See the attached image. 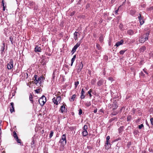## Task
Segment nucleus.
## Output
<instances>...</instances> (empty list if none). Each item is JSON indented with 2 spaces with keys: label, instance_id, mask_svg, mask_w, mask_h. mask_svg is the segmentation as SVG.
I'll return each instance as SVG.
<instances>
[{
  "label": "nucleus",
  "instance_id": "obj_1",
  "mask_svg": "<svg viewBox=\"0 0 153 153\" xmlns=\"http://www.w3.org/2000/svg\"><path fill=\"white\" fill-rule=\"evenodd\" d=\"M59 142L61 143L63 145L66 144V134H64L62 136Z\"/></svg>",
  "mask_w": 153,
  "mask_h": 153
},
{
  "label": "nucleus",
  "instance_id": "obj_2",
  "mask_svg": "<svg viewBox=\"0 0 153 153\" xmlns=\"http://www.w3.org/2000/svg\"><path fill=\"white\" fill-rule=\"evenodd\" d=\"M61 97L60 96H58L56 97H54L53 99V101L54 104L57 105L59 103H60L61 100Z\"/></svg>",
  "mask_w": 153,
  "mask_h": 153
},
{
  "label": "nucleus",
  "instance_id": "obj_3",
  "mask_svg": "<svg viewBox=\"0 0 153 153\" xmlns=\"http://www.w3.org/2000/svg\"><path fill=\"white\" fill-rule=\"evenodd\" d=\"M13 68V60L11 59L9 62L7 63V68L8 69H11Z\"/></svg>",
  "mask_w": 153,
  "mask_h": 153
},
{
  "label": "nucleus",
  "instance_id": "obj_4",
  "mask_svg": "<svg viewBox=\"0 0 153 153\" xmlns=\"http://www.w3.org/2000/svg\"><path fill=\"white\" fill-rule=\"evenodd\" d=\"M80 42H78L74 46L71 52L73 54L76 51V49L80 46Z\"/></svg>",
  "mask_w": 153,
  "mask_h": 153
},
{
  "label": "nucleus",
  "instance_id": "obj_5",
  "mask_svg": "<svg viewBox=\"0 0 153 153\" xmlns=\"http://www.w3.org/2000/svg\"><path fill=\"white\" fill-rule=\"evenodd\" d=\"M43 98H45H45L44 96L43 97H42L40 98L39 100V103L40 105L42 106H43L44 104L46 102V100L44 101L43 100Z\"/></svg>",
  "mask_w": 153,
  "mask_h": 153
},
{
  "label": "nucleus",
  "instance_id": "obj_6",
  "mask_svg": "<svg viewBox=\"0 0 153 153\" xmlns=\"http://www.w3.org/2000/svg\"><path fill=\"white\" fill-rule=\"evenodd\" d=\"M143 18V17H142L141 14H139L138 16V19L140 24L141 25H142L144 23V21Z\"/></svg>",
  "mask_w": 153,
  "mask_h": 153
},
{
  "label": "nucleus",
  "instance_id": "obj_7",
  "mask_svg": "<svg viewBox=\"0 0 153 153\" xmlns=\"http://www.w3.org/2000/svg\"><path fill=\"white\" fill-rule=\"evenodd\" d=\"M148 39V37H146V36H145V38L143 37H141L139 39V41L141 43H143L144 42L146 41Z\"/></svg>",
  "mask_w": 153,
  "mask_h": 153
},
{
  "label": "nucleus",
  "instance_id": "obj_8",
  "mask_svg": "<svg viewBox=\"0 0 153 153\" xmlns=\"http://www.w3.org/2000/svg\"><path fill=\"white\" fill-rule=\"evenodd\" d=\"M45 79V78L43 76H40L37 79V82L40 85L42 83V81Z\"/></svg>",
  "mask_w": 153,
  "mask_h": 153
},
{
  "label": "nucleus",
  "instance_id": "obj_9",
  "mask_svg": "<svg viewBox=\"0 0 153 153\" xmlns=\"http://www.w3.org/2000/svg\"><path fill=\"white\" fill-rule=\"evenodd\" d=\"M83 67V65L82 62L80 63L79 66H78L77 71L78 72H80L81 71Z\"/></svg>",
  "mask_w": 153,
  "mask_h": 153
},
{
  "label": "nucleus",
  "instance_id": "obj_10",
  "mask_svg": "<svg viewBox=\"0 0 153 153\" xmlns=\"http://www.w3.org/2000/svg\"><path fill=\"white\" fill-rule=\"evenodd\" d=\"M10 111L11 113L13 112L14 110V103L13 102H12L10 103Z\"/></svg>",
  "mask_w": 153,
  "mask_h": 153
},
{
  "label": "nucleus",
  "instance_id": "obj_11",
  "mask_svg": "<svg viewBox=\"0 0 153 153\" xmlns=\"http://www.w3.org/2000/svg\"><path fill=\"white\" fill-rule=\"evenodd\" d=\"M127 34L130 35H132L134 34V32L132 30H128L127 31Z\"/></svg>",
  "mask_w": 153,
  "mask_h": 153
},
{
  "label": "nucleus",
  "instance_id": "obj_12",
  "mask_svg": "<svg viewBox=\"0 0 153 153\" xmlns=\"http://www.w3.org/2000/svg\"><path fill=\"white\" fill-rule=\"evenodd\" d=\"M41 49L40 47H39L38 46L36 45L35 48V51L36 52H41Z\"/></svg>",
  "mask_w": 153,
  "mask_h": 153
},
{
  "label": "nucleus",
  "instance_id": "obj_13",
  "mask_svg": "<svg viewBox=\"0 0 153 153\" xmlns=\"http://www.w3.org/2000/svg\"><path fill=\"white\" fill-rule=\"evenodd\" d=\"M38 77V76L37 75H34V78L35 79L34 80V83L36 85H37L38 84V82H37Z\"/></svg>",
  "mask_w": 153,
  "mask_h": 153
},
{
  "label": "nucleus",
  "instance_id": "obj_14",
  "mask_svg": "<svg viewBox=\"0 0 153 153\" xmlns=\"http://www.w3.org/2000/svg\"><path fill=\"white\" fill-rule=\"evenodd\" d=\"M146 47L144 46H142L139 49L140 52H143L146 50Z\"/></svg>",
  "mask_w": 153,
  "mask_h": 153
},
{
  "label": "nucleus",
  "instance_id": "obj_15",
  "mask_svg": "<svg viewBox=\"0 0 153 153\" xmlns=\"http://www.w3.org/2000/svg\"><path fill=\"white\" fill-rule=\"evenodd\" d=\"M65 105H63L61 106L60 110L62 113H63L65 111Z\"/></svg>",
  "mask_w": 153,
  "mask_h": 153
},
{
  "label": "nucleus",
  "instance_id": "obj_16",
  "mask_svg": "<svg viewBox=\"0 0 153 153\" xmlns=\"http://www.w3.org/2000/svg\"><path fill=\"white\" fill-rule=\"evenodd\" d=\"M123 42V40H121V41L117 42L116 44L115 45L118 47L120 45H122Z\"/></svg>",
  "mask_w": 153,
  "mask_h": 153
},
{
  "label": "nucleus",
  "instance_id": "obj_17",
  "mask_svg": "<svg viewBox=\"0 0 153 153\" xmlns=\"http://www.w3.org/2000/svg\"><path fill=\"white\" fill-rule=\"evenodd\" d=\"M88 134V132L87 131L83 130L82 132V134L83 136L85 137Z\"/></svg>",
  "mask_w": 153,
  "mask_h": 153
},
{
  "label": "nucleus",
  "instance_id": "obj_18",
  "mask_svg": "<svg viewBox=\"0 0 153 153\" xmlns=\"http://www.w3.org/2000/svg\"><path fill=\"white\" fill-rule=\"evenodd\" d=\"M99 39L100 42H102L103 41V37L102 34L100 35Z\"/></svg>",
  "mask_w": 153,
  "mask_h": 153
},
{
  "label": "nucleus",
  "instance_id": "obj_19",
  "mask_svg": "<svg viewBox=\"0 0 153 153\" xmlns=\"http://www.w3.org/2000/svg\"><path fill=\"white\" fill-rule=\"evenodd\" d=\"M78 33V32H75L74 33V39L75 40H76L77 38V33Z\"/></svg>",
  "mask_w": 153,
  "mask_h": 153
},
{
  "label": "nucleus",
  "instance_id": "obj_20",
  "mask_svg": "<svg viewBox=\"0 0 153 153\" xmlns=\"http://www.w3.org/2000/svg\"><path fill=\"white\" fill-rule=\"evenodd\" d=\"M76 97V95L75 94H74L73 95L70 99V101H73L74 100V98H75Z\"/></svg>",
  "mask_w": 153,
  "mask_h": 153
},
{
  "label": "nucleus",
  "instance_id": "obj_21",
  "mask_svg": "<svg viewBox=\"0 0 153 153\" xmlns=\"http://www.w3.org/2000/svg\"><path fill=\"white\" fill-rule=\"evenodd\" d=\"M136 13V11L134 10H131L130 11V13L132 15H134L135 13Z\"/></svg>",
  "mask_w": 153,
  "mask_h": 153
},
{
  "label": "nucleus",
  "instance_id": "obj_22",
  "mask_svg": "<svg viewBox=\"0 0 153 153\" xmlns=\"http://www.w3.org/2000/svg\"><path fill=\"white\" fill-rule=\"evenodd\" d=\"M13 136L14 137L15 139L17 137H18L17 135V134L15 131H13Z\"/></svg>",
  "mask_w": 153,
  "mask_h": 153
},
{
  "label": "nucleus",
  "instance_id": "obj_23",
  "mask_svg": "<svg viewBox=\"0 0 153 153\" xmlns=\"http://www.w3.org/2000/svg\"><path fill=\"white\" fill-rule=\"evenodd\" d=\"M102 83V81L100 80L97 83V85H98L100 86L101 85Z\"/></svg>",
  "mask_w": 153,
  "mask_h": 153
},
{
  "label": "nucleus",
  "instance_id": "obj_24",
  "mask_svg": "<svg viewBox=\"0 0 153 153\" xmlns=\"http://www.w3.org/2000/svg\"><path fill=\"white\" fill-rule=\"evenodd\" d=\"M108 144H109L108 141L106 140V143H105V148L106 149H108V148H109L108 147H107V145H108Z\"/></svg>",
  "mask_w": 153,
  "mask_h": 153
},
{
  "label": "nucleus",
  "instance_id": "obj_25",
  "mask_svg": "<svg viewBox=\"0 0 153 153\" xmlns=\"http://www.w3.org/2000/svg\"><path fill=\"white\" fill-rule=\"evenodd\" d=\"M16 141H17L18 143H21V140L20 139H19L18 137H17L15 139Z\"/></svg>",
  "mask_w": 153,
  "mask_h": 153
},
{
  "label": "nucleus",
  "instance_id": "obj_26",
  "mask_svg": "<svg viewBox=\"0 0 153 153\" xmlns=\"http://www.w3.org/2000/svg\"><path fill=\"white\" fill-rule=\"evenodd\" d=\"M32 95L30 94L29 96V100L30 101L32 102H33V100H32Z\"/></svg>",
  "mask_w": 153,
  "mask_h": 153
},
{
  "label": "nucleus",
  "instance_id": "obj_27",
  "mask_svg": "<svg viewBox=\"0 0 153 153\" xmlns=\"http://www.w3.org/2000/svg\"><path fill=\"white\" fill-rule=\"evenodd\" d=\"M75 60V59H74L73 58L71 59V66H72V65L73 63V62H74V61Z\"/></svg>",
  "mask_w": 153,
  "mask_h": 153
},
{
  "label": "nucleus",
  "instance_id": "obj_28",
  "mask_svg": "<svg viewBox=\"0 0 153 153\" xmlns=\"http://www.w3.org/2000/svg\"><path fill=\"white\" fill-rule=\"evenodd\" d=\"M85 105L87 106H89L91 105V103L90 102H87V103H86Z\"/></svg>",
  "mask_w": 153,
  "mask_h": 153
},
{
  "label": "nucleus",
  "instance_id": "obj_29",
  "mask_svg": "<svg viewBox=\"0 0 153 153\" xmlns=\"http://www.w3.org/2000/svg\"><path fill=\"white\" fill-rule=\"evenodd\" d=\"M87 128H87V126L85 125L83 127V130L87 131Z\"/></svg>",
  "mask_w": 153,
  "mask_h": 153
},
{
  "label": "nucleus",
  "instance_id": "obj_30",
  "mask_svg": "<svg viewBox=\"0 0 153 153\" xmlns=\"http://www.w3.org/2000/svg\"><path fill=\"white\" fill-rule=\"evenodd\" d=\"M53 131H51V133L49 135V137L50 138H51L52 137L53 134Z\"/></svg>",
  "mask_w": 153,
  "mask_h": 153
},
{
  "label": "nucleus",
  "instance_id": "obj_31",
  "mask_svg": "<svg viewBox=\"0 0 153 153\" xmlns=\"http://www.w3.org/2000/svg\"><path fill=\"white\" fill-rule=\"evenodd\" d=\"M144 126L143 124H141L140 125L138 126V128L139 129H140L143 127Z\"/></svg>",
  "mask_w": 153,
  "mask_h": 153
},
{
  "label": "nucleus",
  "instance_id": "obj_32",
  "mask_svg": "<svg viewBox=\"0 0 153 153\" xmlns=\"http://www.w3.org/2000/svg\"><path fill=\"white\" fill-rule=\"evenodd\" d=\"M125 50H121L120 52V53L121 54H123L125 52Z\"/></svg>",
  "mask_w": 153,
  "mask_h": 153
},
{
  "label": "nucleus",
  "instance_id": "obj_33",
  "mask_svg": "<svg viewBox=\"0 0 153 153\" xmlns=\"http://www.w3.org/2000/svg\"><path fill=\"white\" fill-rule=\"evenodd\" d=\"M91 89L89 91H88V94H89L90 97H91L92 95L91 94Z\"/></svg>",
  "mask_w": 153,
  "mask_h": 153
},
{
  "label": "nucleus",
  "instance_id": "obj_34",
  "mask_svg": "<svg viewBox=\"0 0 153 153\" xmlns=\"http://www.w3.org/2000/svg\"><path fill=\"white\" fill-rule=\"evenodd\" d=\"M96 83V81L95 79H93L91 81V83L92 84H94Z\"/></svg>",
  "mask_w": 153,
  "mask_h": 153
},
{
  "label": "nucleus",
  "instance_id": "obj_35",
  "mask_svg": "<svg viewBox=\"0 0 153 153\" xmlns=\"http://www.w3.org/2000/svg\"><path fill=\"white\" fill-rule=\"evenodd\" d=\"M3 46L2 47V48H1V51L2 52H3L4 51V43L3 44Z\"/></svg>",
  "mask_w": 153,
  "mask_h": 153
},
{
  "label": "nucleus",
  "instance_id": "obj_36",
  "mask_svg": "<svg viewBox=\"0 0 153 153\" xmlns=\"http://www.w3.org/2000/svg\"><path fill=\"white\" fill-rule=\"evenodd\" d=\"M85 97V96L84 95V94H81V96H80V98L81 99H84Z\"/></svg>",
  "mask_w": 153,
  "mask_h": 153
},
{
  "label": "nucleus",
  "instance_id": "obj_37",
  "mask_svg": "<svg viewBox=\"0 0 153 153\" xmlns=\"http://www.w3.org/2000/svg\"><path fill=\"white\" fill-rule=\"evenodd\" d=\"M79 84V82L78 81L75 82L74 85L76 87Z\"/></svg>",
  "mask_w": 153,
  "mask_h": 153
},
{
  "label": "nucleus",
  "instance_id": "obj_38",
  "mask_svg": "<svg viewBox=\"0 0 153 153\" xmlns=\"http://www.w3.org/2000/svg\"><path fill=\"white\" fill-rule=\"evenodd\" d=\"M82 113V111L81 109H80L79 111V114L81 115Z\"/></svg>",
  "mask_w": 153,
  "mask_h": 153
},
{
  "label": "nucleus",
  "instance_id": "obj_39",
  "mask_svg": "<svg viewBox=\"0 0 153 153\" xmlns=\"http://www.w3.org/2000/svg\"><path fill=\"white\" fill-rule=\"evenodd\" d=\"M151 124L152 125H153V118L152 117L150 118V119Z\"/></svg>",
  "mask_w": 153,
  "mask_h": 153
},
{
  "label": "nucleus",
  "instance_id": "obj_40",
  "mask_svg": "<svg viewBox=\"0 0 153 153\" xmlns=\"http://www.w3.org/2000/svg\"><path fill=\"white\" fill-rule=\"evenodd\" d=\"M96 47L98 49L100 50V46L99 44H97Z\"/></svg>",
  "mask_w": 153,
  "mask_h": 153
},
{
  "label": "nucleus",
  "instance_id": "obj_41",
  "mask_svg": "<svg viewBox=\"0 0 153 153\" xmlns=\"http://www.w3.org/2000/svg\"><path fill=\"white\" fill-rule=\"evenodd\" d=\"M35 91L36 93H39L40 92V89H37L35 90Z\"/></svg>",
  "mask_w": 153,
  "mask_h": 153
},
{
  "label": "nucleus",
  "instance_id": "obj_42",
  "mask_svg": "<svg viewBox=\"0 0 153 153\" xmlns=\"http://www.w3.org/2000/svg\"><path fill=\"white\" fill-rule=\"evenodd\" d=\"M149 31H148L146 33V36H146V37H148L149 36Z\"/></svg>",
  "mask_w": 153,
  "mask_h": 153
},
{
  "label": "nucleus",
  "instance_id": "obj_43",
  "mask_svg": "<svg viewBox=\"0 0 153 153\" xmlns=\"http://www.w3.org/2000/svg\"><path fill=\"white\" fill-rule=\"evenodd\" d=\"M110 139V137L109 136H107L106 137V140L107 141H108Z\"/></svg>",
  "mask_w": 153,
  "mask_h": 153
},
{
  "label": "nucleus",
  "instance_id": "obj_44",
  "mask_svg": "<svg viewBox=\"0 0 153 153\" xmlns=\"http://www.w3.org/2000/svg\"><path fill=\"white\" fill-rule=\"evenodd\" d=\"M34 144V140H33V141H32V143H31V146H33V145Z\"/></svg>",
  "mask_w": 153,
  "mask_h": 153
},
{
  "label": "nucleus",
  "instance_id": "obj_45",
  "mask_svg": "<svg viewBox=\"0 0 153 153\" xmlns=\"http://www.w3.org/2000/svg\"><path fill=\"white\" fill-rule=\"evenodd\" d=\"M108 79L109 80H110V81H111L113 80V78L112 77H109Z\"/></svg>",
  "mask_w": 153,
  "mask_h": 153
},
{
  "label": "nucleus",
  "instance_id": "obj_46",
  "mask_svg": "<svg viewBox=\"0 0 153 153\" xmlns=\"http://www.w3.org/2000/svg\"><path fill=\"white\" fill-rule=\"evenodd\" d=\"M84 93H85V92L84 91L83 89H82V91H81V94H84Z\"/></svg>",
  "mask_w": 153,
  "mask_h": 153
},
{
  "label": "nucleus",
  "instance_id": "obj_47",
  "mask_svg": "<svg viewBox=\"0 0 153 153\" xmlns=\"http://www.w3.org/2000/svg\"><path fill=\"white\" fill-rule=\"evenodd\" d=\"M97 108H96L94 111V112L96 113H97Z\"/></svg>",
  "mask_w": 153,
  "mask_h": 153
},
{
  "label": "nucleus",
  "instance_id": "obj_48",
  "mask_svg": "<svg viewBox=\"0 0 153 153\" xmlns=\"http://www.w3.org/2000/svg\"><path fill=\"white\" fill-rule=\"evenodd\" d=\"M75 11L73 12L72 13H71V14H70V15L71 16L75 14Z\"/></svg>",
  "mask_w": 153,
  "mask_h": 153
},
{
  "label": "nucleus",
  "instance_id": "obj_49",
  "mask_svg": "<svg viewBox=\"0 0 153 153\" xmlns=\"http://www.w3.org/2000/svg\"><path fill=\"white\" fill-rule=\"evenodd\" d=\"M118 9L117 10H115L114 12L115 13H117L118 11Z\"/></svg>",
  "mask_w": 153,
  "mask_h": 153
},
{
  "label": "nucleus",
  "instance_id": "obj_50",
  "mask_svg": "<svg viewBox=\"0 0 153 153\" xmlns=\"http://www.w3.org/2000/svg\"><path fill=\"white\" fill-rule=\"evenodd\" d=\"M76 58V55H74L73 56V58L74 59H75Z\"/></svg>",
  "mask_w": 153,
  "mask_h": 153
},
{
  "label": "nucleus",
  "instance_id": "obj_51",
  "mask_svg": "<svg viewBox=\"0 0 153 153\" xmlns=\"http://www.w3.org/2000/svg\"><path fill=\"white\" fill-rule=\"evenodd\" d=\"M3 10H5V7H4V4L3 5Z\"/></svg>",
  "mask_w": 153,
  "mask_h": 153
},
{
  "label": "nucleus",
  "instance_id": "obj_52",
  "mask_svg": "<svg viewBox=\"0 0 153 153\" xmlns=\"http://www.w3.org/2000/svg\"><path fill=\"white\" fill-rule=\"evenodd\" d=\"M143 71H144L145 72L146 74H148V73H147L146 71H145V69H143Z\"/></svg>",
  "mask_w": 153,
  "mask_h": 153
},
{
  "label": "nucleus",
  "instance_id": "obj_53",
  "mask_svg": "<svg viewBox=\"0 0 153 153\" xmlns=\"http://www.w3.org/2000/svg\"><path fill=\"white\" fill-rule=\"evenodd\" d=\"M100 112H103V110L102 109H100Z\"/></svg>",
  "mask_w": 153,
  "mask_h": 153
},
{
  "label": "nucleus",
  "instance_id": "obj_54",
  "mask_svg": "<svg viewBox=\"0 0 153 153\" xmlns=\"http://www.w3.org/2000/svg\"><path fill=\"white\" fill-rule=\"evenodd\" d=\"M146 124L147 125H148V126H149V125H148V123H147V122H146Z\"/></svg>",
  "mask_w": 153,
  "mask_h": 153
},
{
  "label": "nucleus",
  "instance_id": "obj_55",
  "mask_svg": "<svg viewBox=\"0 0 153 153\" xmlns=\"http://www.w3.org/2000/svg\"><path fill=\"white\" fill-rule=\"evenodd\" d=\"M127 119H128V120H129V119H128V118Z\"/></svg>",
  "mask_w": 153,
  "mask_h": 153
},
{
  "label": "nucleus",
  "instance_id": "obj_56",
  "mask_svg": "<svg viewBox=\"0 0 153 153\" xmlns=\"http://www.w3.org/2000/svg\"><path fill=\"white\" fill-rule=\"evenodd\" d=\"M1 128H0V131H1Z\"/></svg>",
  "mask_w": 153,
  "mask_h": 153
},
{
  "label": "nucleus",
  "instance_id": "obj_57",
  "mask_svg": "<svg viewBox=\"0 0 153 153\" xmlns=\"http://www.w3.org/2000/svg\"><path fill=\"white\" fill-rule=\"evenodd\" d=\"M1 134V131H0V134Z\"/></svg>",
  "mask_w": 153,
  "mask_h": 153
}]
</instances>
